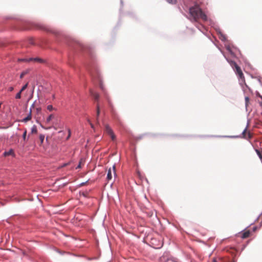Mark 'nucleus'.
<instances>
[{"instance_id":"obj_31","label":"nucleus","mask_w":262,"mask_h":262,"mask_svg":"<svg viewBox=\"0 0 262 262\" xmlns=\"http://www.w3.org/2000/svg\"><path fill=\"white\" fill-rule=\"evenodd\" d=\"M83 195L84 196H85V197L86 196V194H84V193L83 194Z\"/></svg>"},{"instance_id":"obj_24","label":"nucleus","mask_w":262,"mask_h":262,"mask_svg":"<svg viewBox=\"0 0 262 262\" xmlns=\"http://www.w3.org/2000/svg\"><path fill=\"white\" fill-rule=\"evenodd\" d=\"M81 167V161H80L78 165L76 167V169L80 168Z\"/></svg>"},{"instance_id":"obj_12","label":"nucleus","mask_w":262,"mask_h":262,"mask_svg":"<svg viewBox=\"0 0 262 262\" xmlns=\"http://www.w3.org/2000/svg\"><path fill=\"white\" fill-rule=\"evenodd\" d=\"M54 117L53 114H51L46 119V123H49L52 119H53Z\"/></svg>"},{"instance_id":"obj_15","label":"nucleus","mask_w":262,"mask_h":262,"mask_svg":"<svg viewBox=\"0 0 262 262\" xmlns=\"http://www.w3.org/2000/svg\"><path fill=\"white\" fill-rule=\"evenodd\" d=\"M256 152L257 154L258 155L259 158L262 160V152L260 151L259 150L256 149Z\"/></svg>"},{"instance_id":"obj_25","label":"nucleus","mask_w":262,"mask_h":262,"mask_svg":"<svg viewBox=\"0 0 262 262\" xmlns=\"http://www.w3.org/2000/svg\"><path fill=\"white\" fill-rule=\"evenodd\" d=\"M19 60L21 61H29V59H20Z\"/></svg>"},{"instance_id":"obj_27","label":"nucleus","mask_w":262,"mask_h":262,"mask_svg":"<svg viewBox=\"0 0 262 262\" xmlns=\"http://www.w3.org/2000/svg\"><path fill=\"white\" fill-rule=\"evenodd\" d=\"M256 229H257L256 227H254L253 228V231H256Z\"/></svg>"},{"instance_id":"obj_30","label":"nucleus","mask_w":262,"mask_h":262,"mask_svg":"<svg viewBox=\"0 0 262 262\" xmlns=\"http://www.w3.org/2000/svg\"><path fill=\"white\" fill-rule=\"evenodd\" d=\"M69 136H70V130H69ZM69 137H68V138H69Z\"/></svg>"},{"instance_id":"obj_10","label":"nucleus","mask_w":262,"mask_h":262,"mask_svg":"<svg viewBox=\"0 0 262 262\" xmlns=\"http://www.w3.org/2000/svg\"><path fill=\"white\" fill-rule=\"evenodd\" d=\"M29 61H37L39 62H42L43 61V60L39 58H29Z\"/></svg>"},{"instance_id":"obj_26","label":"nucleus","mask_w":262,"mask_h":262,"mask_svg":"<svg viewBox=\"0 0 262 262\" xmlns=\"http://www.w3.org/2000/svg\"><path fill=\"white\" fill-rule=\"evenodd\" d=\"M36 111H37V113H39L41 111V108H40V107L37 108Z\"/></svg>"},{"instance_id":"obj_2","label":"nucleus","mask_w":262,"mask_h":262,"mask_svg":"<svg viewBox=\"0 0 262 262\" xmlns=\"http://www.w3.org/2000/svg\"><path fill=\"white\" fill-rule=\"evenodd\" d=\"M232 66H234L235 68V72L238 75L239 78L242 80V81H245V78L244 74L241 69V68L236 64L235 62H232Z\"/></svg>"},{"instance_id":"obj_16","label":"nucleus","mask_w":262,"mask_h":262,"mask_svg":"<svg viewBox=\"0 0 262 262\" xmlns=\"http://www.w3.org/2000/svg\"><path fill=\"white\" fill-rule=\"evenodd\" d=\"M167 2L171 4H176L177 3V0H166Z\"/></svg>"},{"instance_id":"obj_9","label":"nucleus","mask_w":262,"mask_h":262,"mask_svg":"<svg viewBox=\"0 0 262 262\" xmlns=\"http://www.w3.org/2000/svg\"><path fill=\"white\" fill-rule=\"evenodd\" d=\"M250 232L249 230L246 231L242 234V237L243 238H246L250 236Z\"/></svg>"},{"instance_id":"obj_3","label":"nucleus","mask_w":262,"mask_h":262,"mask_svg":"<svg viewBox=\"0 0 262 262\" xmlns=\"http://www.w3.org/2000/svg\"><path fill=\"white\" fill-rule=\"evenodd\" d=\"M105 132L106 134H107L108 135H109L112 139V141H115L116 139V136L112 130V129L111 128V127L108 125H105Z\"/></svg>"},{"instance_id":"obj_5","label":"nucleus","mask_w":262,"mask_h":262,"mask_svg":"<svg viewBox=\"0 0 262 262\" xmlns=\"http://www.w3.org/2000/svg\"><path fill=\"white\" fill-rule=\"evenodd\" d=\"M243 136L245 139H250L252 135L249 132H247V128H246L242 133Z\"/></svg>"},{"instance_id":"obj_22","label":"nucleus","mask_w":262,"mask_h":262,"mask_svg":"<svg viewBox=\"0 0 262 262\" xmlns=\"http://www.w3.org/2000/svg\"><path fill=\"white\" fill-rule=\"evenodd\" d=\"M245 101H246V105H247L249 101V98L248 97H245Z\"/></svg>"},{"instance_id":"obj_23","label":"nucleus","mask_w":262,"mask_h":262,"mask_svg":"<svg viewBox=\"0 0 262 262\" xmlns=\"http://www.w3.org/2000/svg\"><path fill=\"white\" fill-rule=\"evenodd\" d=\"M14 90V88L13 86H10L8 88V91L9 92H12Z\"/></svg>"},{"instance_id":"obj_21","label":"nucleus","mask_w":262,"mask_h":262,"mask_svg":"<svg viewBox=\"0 0 262 262\" xmlns=\"http://www.w3.org/2000/svg\"><path fill=\"white\" fill-rule=\"evenodd\" d=\"M27 72H26V71H24V72H23L21 73V74H20V78H23L24 77V76L26 74H27Z\"/></svg>"},{"instance_id":"obj_28","label":"nucleus","mask_w":262,"mask_h":262,"mask_svg":"<svg viewBox=\"0 0 262 262\" xmlns=\"http://www.w3.org/2000/svg\"><path fill=\"white\" fill-rule=\"evenodd\" d=\"M90 125L92 128H94V125L92 123H90Z\"/></svg>"},{"instance_id":"obj_4","label":"nucleus","mask_w":262,"mask_h":262,"mask_svg":"<svg viewBox=\"0 0 262 262\" xmlns=\"http://www.w3.org/2000/svg\"><path fill=\"white\" fill-rule=\"evenodd\" d=\"M113 174H114V176L116 175L115 166H113V170H112L111 168L108 170L107 177H106V180L108 182H109L110 181L112 180Z\"/></svg>"},{"instance_id":"obj_29","label":"nucleus","mask_w":262,"mask_h":262,"mask_svg":"<svg viewBox=\"0 0 262 262\" xmlns=\"http://www.w3.org/2000/svg\"><path fill=\"white\" fill-rule=\"evenodd\" d=\"M212 262H216V261L215 259H213Z\"/></svg>"},{"instance_id":"obj_17","label":"nucleus","mask_w":262,"mask_h":262,"mask_svg":"<svg viewBox=\"0 0 262 262\" xmlns=\"http://www.w3.org/2000/svg\"><path fill=\"white\" fill-rule=\"evenodd\" d=\"M28 83H26L25 85H24L21 88V89H20V92H23L24 91H25V90L27 89V86H28Z\"/></svg>"},{"instance_id":"obj_6","label":"nucleus","mask_w":262,"mask_h":262,"mask_svg":"<svg viewBox=\"0 0 262 262\" xmlns=\"http://www.w3.org/2000/svg\"><path fill=\"white\" fill-rule=\"evenodd\" d=\"M3 156L4 157H7L9 156H12L13 157H14L15 154L14 150L12 149H10L9 151L4 152Z\"/></svg>"},{"instance_id":"obj_8","label":"nucleus","mask_w":262,"mask_h":262,"mask_svg":"<svg viewBox=\"0 0 262 262\" xmlns=\"http://www.w3.org/2000/svg\"><path fill=\"white\" fill-rule=\"evenodd\" d=\"M91 95L94 97L95 100L98 101L99 98V95L98 93L94 92L92 91H91Z\"/></svg>"},{"instance_id":"obj_13","label":"nucleus","mask_w":262,"mask_h":262,"mask_svg":"<svg viewBox=\"0 0 262 262\" xmlns=\"http://www.w3.org/2000/svg\"><path fill=\"white\" fill-rule=\"evenodd\" d=\"M39 141H40V144L39 145H41L42 143L43 142L44 139H45V136L43 135H40L39 137Z\"/></svg>"},{"instance_id":"obj_14","label":"nucleus","mask_w":262,"mask_h":262,"mask_svg":"<svg viewBox=\"0 0 262 262\" xmlns=\"http://www.w3.org/2000/svg\"><path fill=\"white\" fill-rule=\"evenodd\" d=\"M37 133V127L35 125H33L31 128V134H36Z\"/></svg>"},{"instance_id":"obj_1","label":"nucleus","mask_w":262,"mask_h":262,"mask_svg":"<svg viewBox=\"0 0 262 262\" xmlns=\"http://www.w3.org/2000/svg\"><path fill=\"white\" fill-rule=\"evenodd\" d=\"M189 14L191 17L190 20L192 21L198 22L200 19H201L205 21L207 20V15L198 6L190 7L189 8Z\"/></svg>"},{"instance_id":"obj_32","label":"nucleus","mask_w":262,"mask_h":262,"mask_svg":"<svg viewBox=\"0 0 262 262\" xmlns=\"http://www.w3.org/2000/svg\"><path fill=\"white\" fill-rule=\"evenodd\" d=\"M34 107V104H33L31 106V107Z\"/></svg>"},{"instance_id":"obj_18","label":"nucleus","mask_w":262,"mask_h":262,"mask_svg":"<svg viewBox=\"0 0 262 262\" xmlns=\"http://www.w3.org/2000/svg\"><path fill=\"white\" fill-rule=\"evenodd\" d=\"M22 92H20V91H19L15 96V98L16 99H20L21 98V94Z\"/></svg>"},{"instance_id":"obj_7","label":"nucleus","mask_w":262,"mask_h":262,"mask_svg":"<svg viewBox=\"0 0 262 262\" xmlns=\"http://www.w3.org/2000/svg\"><path fill=\"white\" fill-rule=\"evenodd\" d=\"M31 118H32V108H31L30 110V112H29V115H28L27 117L25 118L22 120V121L24 122H27V121L30 120L31 119Z\"/></svg>"},{"instance_id":"obj_11","label":"nucleus","mask_w":262,"mask_h":262,"mask_svg":"<svg viewBox=\"0 0 262 262\" xmlns=\"http://www.w3.org/2000/svg\"><path fill=\"white\" fill-rule=\"evenodd\" d=\"M100 114V107L99 105L98 104H97V117H96V120L97 122H98V117Z\"/></svg>"},{"instance_id":"obj_19","label":"nucleus","mask_w":262,"mask_h":262,"mask_svg":"<svg viewBox=\"0 0 262 262\" xmlns=\"http://www.w3.org/2000/svg\"><path fill=\"white\" fill-rule=\"evenodd\" d=\"M26 136H27V130L25 129L23 135V138L24 141L26 139Z\"/></svg>"},{"instance_id":"obj_20","label":"nucleus","mask_w":262,"mask_h":262,"mask_svg":"<svg viewBox=\"0 0 262 262\" xmlns=\"http://www.w3.org/2000/svg\"><path fill=\"white\" fill-rule=\"evenodd\" d=\"M47 109H48V110L51 111L54 109V108L52 105H49L47 106Z\"/></svg>"}]
</instances>
